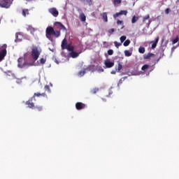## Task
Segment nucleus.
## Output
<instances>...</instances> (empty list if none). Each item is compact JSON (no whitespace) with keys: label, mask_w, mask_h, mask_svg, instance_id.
<instances>
[{"label":"nucleus","mask_w":179,"mask_h":179,"mask_svg":"<svg viewBox=\"0 0 179 179\" xmlns=\"http://www.w3.org/2000/svg\"><path fill=\"white\" fill-rule=\"evenodd\" d=\"M45 36L48 40H52L51 36H54L56 38H58L61 36L60 31H55L52 27H48L45 31Z\"/></svg>","instance_id":"nucleus-1"},{"label":"nucleus","mask_w":179,"mask_h":179,"mask_svg":"<svg viewBox=\"0 0 179 179\" xmlns=\"http://www.w3.org/2000/svg\"><path fill=\"white\" fill-rule=\"evenodd\" d=\"M41 54V50L37 48V46L33 47L31 51V57L34 61H37Z\"/></svg>","instance_id":"nucleus-2"},{"label":"nucleus","mask_w":179,"mask_h":179,"mask_svg":"<svg viewBox=\"0 0 179 179\" xmlns=\"http://www.w3.org/2000/svg\"><path fill=\"white\" fill-rule=\"evenodd\" d=\"M7 48L8 45L6 44L0 45V62H2V61L5 59V57H6L8 54V51L6 50Z\"/></svg>","instance_id":"nucleus-3"},{"label":"nucleus","mask_w":179,"mask_h":179,"mask_svg":"<svg viewBox=\"0 0 179 179\" xmlns=\"http://www.w3.org/2000/svg\"><path fill=\"white\" fill-rule=\"evenodd\" d=\"M13 2V0H0V8L8 9V8H10Z\"/></svg>","instance_id":"nucleus-4"},{"label":"nucleus","mask_w":179,"mask_h":179,"mask_svg":"<svg viewBox=\"0 0 179 179\" xmlns=\"http://www.w3.org/2000/svg\"><path fill=\"white\" fill-rule=\"evenodd\" d=\"M48 12L50 13V14L55 17H58V15H59V12L57 10L56 8H49Z\"/></svg>","instance_id":"nucleus-5"},{"label":"nucleus","mask_w":179,"mask_h":179,"mask_svg":"<svg viewBox=\"0 0 179 179\" xmlns=\"http://www.w3.org/2000/svg\"><path fill=\"white\" fill-rule=\"evenodd\" d=\"M55 26L57 27V29H59V30H64V31H66V27L62 24V23L59 22H55Z\"/></svg>","instance_id":"nucleus-6"},{"label":"nucleus","mask_w":179,"mask_h":179,"mask_svg":"<svg viewBox=\"0 0 179 179\" xmlns=\"http://www.w3.org/2000/svg\"><path fill=\"white\" fill-rule=\"evenodd\" d=\"M121 15H124V16H127L128 15L127 10H120L119 13H116L113 15L114 19H117L119 16H121Z\"/></svg>","instance_id":"nucleus-7"},{"label":"nucleus","mask_w":179,"mask_h":179,"mask_svg":"<svg viewBox=\"0 0 179 179\" xmlns=\"http://www.w3.org/2000/svg\"><path fill=\"white\" fill-rule=\"evenodd\" d=\"M76 110H83V108H86V104L82 102H77L76 103Z\"/></svg>","instance_id":"nucleus-8"},{"label":"nucleus","mask_w":179,"mask_h":179,"mask_svg":"<svg viewBox=\"0 0 179 179\" xmlns=\"http://www.w3.org/2000/svg\"><path fill=\"white\" fill-rule=\"evenodd\" d=\"M33 99L34 98L31 97L29 100L27 101L26 104L27 106H28L29 108H32L34 110L35 106H34V103H33Z\"/></svg>","instance_id":"nucleus-9"},{"label":"nucleus","mask_w":179,"mask_h":179,"mask_svg":"<svg viewBox=\"0 0 179 179\" xmlns=\"http://www.w3.org/2000/svg\"><path fill=\"white\" fill-rule=\"evenodd\" d=\"M104 64L106 68H113L114 66V62H110V59H106Z\"/></svg>","instance_id":"nucleus-10"},{"label":"nucleus","mask_w":179,"mask_h":179,"mask_svg":"<svg viewBox=\"0 0 179 179\" xmlns=\"http://www.w3.org/2000/svg\"><path fill=\"white\" fill-rule=\"evenodd\" d=\"M159 38L157 37L155 41L150 42V43L152 44L151 48L154 49L156 48V47H157V43H159Z\"/></svg>","instance_id":"nucleus-11"},{"label":"nucleus","mask_w":179,"mask_h":179,"mask_svg":"<svg viewBox=\"0 0 179 179\" xmlns=\"http://www.w3.org/2000/svg\"><path fill=\"white\" fill-rule=\"evenodd\" d=\"M40 96H42L43 97H47V94H45V92H43V93L36 92L34 94L32 99L35 100L36 97H40Z\"/></svg>","instance_id":"nucleus-12"},{"label":"nucleus","mask_w":179,"mask_h":179,"mask_svg":"<svg viewBox=\"0 0 179 179\" xmlns=\"http://www.w3.org/2000/svg\"><path fill=\"white\" fill-rule=\"evenodd\" d=\"M61 47L62 50H66V48L68 47V41H66V38L63 39Z\"/></svg>","instance_id":"nucleus-13"},{"label":"nucleus","mask_w":179,"mask_h":179,"mask_svg":"<svg viewBox=\"0 0 179 179\" xmlns=\"http://www.w3.org/2000/svg\"><path fill=\"white\" fill-rule=\"evenodd\" d=\"M24 59L22 57H20L17 59V62H18V67L19 68H22L23 66H24V62H23Z\"/></svg>","instance_id":"nucleus-14"},{"label":"nucleus","mask_w":179,"mask_h":179,"mask_svg":"<svg viewBox=\"0 0 179 179\" xmlns=\"http://www.w3.org/2000/svg\"><path fill=\"white\" fill-rule=\"evenodd\" d=\"M152 57H155V54H153V53H148V54H145L143 55V59H150V58H152Z\"/></svg>","instance_id":"nucleus-15"},{"label":"nucleus","mask_w":179,"mask_h":179,"mask_svg":"<svg viewBox=\"0 0 179 179\" xmlns=\"http://www.w3.org/2000/svg\"><path fill=\"white\" fill-rule=\"evenodd\" d=\"M79 52L73 51L70 52V56L71 57V58H78V57H79Z\"/></svg>","instance_id":"nucleus-16"},{"label":"nucleus","mask_w":179,"mask_h":179,"mask_svg":"<svg viewBox=\"0 0 179 179\" xmlns=\"http://www.w3.org/2000/svg\"><path fill=\"white\" fill-rule=\"evenodd\" d=\"M101 16H102V19L106 23H107V22H108V18L107 17V13H103L102 14H101Z\"/></svg>","instance_id":"nucleus-17"},{"label":"nucleus","mask_w":179,"mask_h":179,"mask_svg":"<svg viewBox=\"0 0 179 179\" xmlns=\"http://www.w3.org/2000/svg\"><path fill=\"white\" fill-rule=\"evenodd\" d=\"M79 17L81 22H86V15H85V13H80Z\"/></svg>","instance_id":"nucleus-18"},{"label":"nucleus","mask_w":179,"mask_h":179,"mask_svg":"<svg viewBox=\"0 0 179 179\" xmlns=\"http://www.w3.org/2000/svg\"><path fill=\"white\" fill-rule=\"evenodd\" d=\"M27 30L28 31H31V33H34V31H36V29H34V27H33L31 25H28Z\"/></svg>","instance_id":"nucleus-19"},{"label":"nucleus","mask_w":179,"mask_h":179,"mask_svg":"<svg viewBox=\"0 0 179 179\" xmlns=\"http://www.w3.org/2000/svg\"><path fill=\"white\" fill-rule=\"evenodd\" d=\"M86 71H89V69H84L83 71H80V72H78L79 76H84L85 73H86Z\"/></svg>","instance_id":"nucleus-20"},{"label":"nucleus","mask_w":179,"mask_h":179,"mask_svg":"<svg viewBox=\"0 0 179 179\" xmlns=\"http://www.w3.org/2000/svg\"><path fill=\"white\" fill-rule=\"evenodd\" d=\"M66 50H68V51H71V52H72L75 50V47L71 45V44H69Z\"/></svg>","instance_id":"nucleus-21"},{"label":"nucleus","mask_w":179,"mask_h":179,"mask_svg":"<svg viewBox=\"0 0 179 179\" xmlns=\"http://www.w3.org/2000/svg\"><path fill=\"white\" fill-rule=\"evenodd\" d=\"M34 110H36V111H41L43 110V106L40 105H36L34 107Z\"/></svg>","instance_id":"nucleus-22"},{"label":"nucleus","mask_w":179,"mask_h":179,"mask_svg":"<svg viewBox=\"0 0 179 179\" xmlns=\"http://www.w3.org/2000/svg\"><path fill=\"white\" fill-rule=\"evenodd\" d=\"M138 20H139V17H136V16L134 15L131 19V23H136V22H138Z\"/></svg>","instance_id":"nucleus-23"},{"label":"nucleus","mask_w":179,"mask_h":179,"mask_svg":"<svg viewBox=\"0 0 179 179\" xmlns=\"http://www.w3.org/2000/svg\"><path fill=\"white\" fill-rule=\"evenodd\" d=\"M129 44H131V41L129 39L126 40L124 43L123 45L124 47H128V45H129Z\"/></svg>","instance_id":"nucleus-24"},{"label":"nucleus","mask_w":179,"mask_h":179,"mask_svg":"<svg viewBox=\"0 0 179 179\" xmlns=\"http://www.w3.org/2000/svg\"><path fill=\"white\" fill-rule=\"evenodd\" d=\"M116 71H117V72H120V71H121V69H122V64H121V63H118L117 66L115 68Z\"/></svg>","instance_id":"nucleus-25"},{"label":"nucleus","mask_w":179,"mask_h":179,"mask_svg":"<svg viewBox=\"0 0 179 179\" xmlns=\"http://www.w3.org/2000/svg\"><path fill=\"white\" fill-rule=\"evenodd\" d=\"M26 15H29V10L23 9L22 10V15L24 16V17H26Z\"/></svg>","instance_id":"nucleus-26"},{"label":"nucleus","mask_w":179,"mask_h":179,"mask_svg":"<svg viewBox=\"0 0 179 179\" xmlns=\"http://www.w3.org/2000/svg\"><path fill=\"white\" fill-rule=\"evenodd\" d=\"M138 52H140V54H145V48L144 47H140L138 48Z\"/></svg>","instance_id":"nucleus-27"},{"label":"nucleus","mask_w":179,"mask_h":179,"mask_svg":"<svg viewBox=\"0 0 179 179\" xmlns=\"http://www.w3.org/2000/svg\"><path fill=\"white\" fill-rule=\"evenodd\" d=\"M124 55L125 57H131V55H132V53L129 52V50H124Z\"/></svg>","instance_id":"nucleus-28"},{"label":"nucleus","mask_w":179,"mask_h":179,"mask_svg":"<svg viewBox=\"0 0 179 179\" xmlns=\"http://www.w3.org/2000/svg\"><path fill=\"white\" fill-rule=\"evenodd\" d=\"M148 19H150V15H147L144 16L143 18V23H145V22H146V20H148Z\"/></svg>","instance_id":"nucleus-29"},{"label":"nucleus","mask_w":179,"mask_h":179,"mask_svg":"<svg viewBox=\"0 0 179 179\" xmlns=\"http://www.w3.org/2000/svg\"><path fill=\"white\" fill-rule=\"evenodd\" d=\"M117 24H118V25L122 24V27H121V29H124V22L123 21L117 20Z\"/></svg>","instance_id":"nucleus-30"},{"label":"nucleus","mask_w":179,"mask_h":179,"mask_svg":"<svg viewBox=\"0 0 179 179\" xmlns=\"http://www.w3.org/2000/svg\"><path fill=\"white\" fill-rule=\"evenodd\" d=\"M114 44H115V47H116V48H120V46L122 45V43H118L117 41H115Z\"/></svg>","instance_id":"nucleus-31"},{"label":"nucleus","mask_w":179,"mask_h":179,"mask_svg":"<svg viewBox=\"0 0 179 179\" xmlns=\"http://www.w3.org/2000/svg\"><path fill=\"white\" fill-rule=\"evenodd\" d=\"M99 92V88L96 87L91 90L92 94H96Z\"/></svg>","instance_id":"nucleus-32"},{"label":"nucleus","mask_w":179,"mask_h":179,"mask_svg":"<svg viewBox=\"0 0 179 179\" xmlns=\"http://www.w3.org/2000/svg\"><path fill=\"white\" fill-rule=\"evenodd\" d=\"M122 2V0H114L113 1V4L114 5H118L119 3H121Z\"/></svg>","instance_id":"nucleus-33"},{"label":"nucleus","mask_w":179,"mask_h":179,"mask_svg":"<svg viewBox=\"0 0 179 179\" xmlns=\"http://www.w3.org/2000/svg\"><path fill=\"white\" fill-rule=\"evenodd\" d=\"M125 40H127V36H122L120 37V41H121V43H122V44L123 42L125 41Z\"/></svg>","instance_id":"nucleus-34"},{"label":"nucleus","mask_w":179,"mask_h":179,"mask_svg":"<svg viewBox=\"0 0 179 179\" xmlns=\"http://www.w3.org/2000/svg\"><path fill=\"white\" fill-rule=\"evenodd\" d=\"M107 53H108V55H113L114 54V50H113L112 49H109Z\"/></svg>","instance_id":"nucleus-35"},{"label":"nucleus","mask_w":179,"mask_h":179,"mask_svg":"<svg viewBox=\"0 0 179 179\" xmlns=\"http://www.w3.org/2000/svg\"><path fill=\"white\" fill-rule=\"evenodd\" d=\"M148 68H149V65L145 64L142 66L141 69H142V71H146V69H148Z\"/></svg>","instance_id":"nucleus-36"},{"label":"nucleus","mask_w":179,"mask_h":179,"mask_svg":"<svg viewBox=\"0 0 179 179\" xmlns=\"http://www.w3.org/2000/svg\"><path fill=\"white\" fill-rule=\"evenodd\" d=\"M179 38L177 36L175 39L173 40V44H177L178 43Z\"/></svg>","instance_id":"nucleus-37"},{"label":"nucleus","mask_w":179,"mask_h":179,"mask_svg":"<svg viewBox=\"0 0 179 179\" xmlns=\"http://www.w3.org/2000/svg\"><path fill=\"white\" fill-rule=\"evenodd\" d=\"M16 83H17V85H21L22 83V78H16Z\"/></svg>","instance_id":"nucleus-38"},{"label":"nucleus","mask_w":179,"mask_h":179,"mask_svg":"<svg viewBox=\"0 0 179 179\" xmlns=\"http://www.w3.org/2000/svg\"><path fill=\"white\" fill-rule=\"evenodd\" d=\"M45 90H46L49 93L51 92V90H50V86H48V85L45 86Z\"/></svg>","instance_id":"nucleus-39"},{"label":"nucleus","mask_w":179,"mask_h":179,"mask_svg":"<svg viewBox=\"0 0 179 179\" xmlns=\"http://www.w3.org/2000/svg\"><path fill=\"white\" fill-rule=\"evenodd\" d=\"M114 31H115V29H110L108 31L109 34H113V33H114Z\"/></svg>","instance_id":"nucleus-40"},{"label":"nucleus","mask_w":179,"mask_h":179,"mask_svg":"<svg viewBox=\"0 0 179 179\" xmlns=\"http://www.w3.org/2000/svg\"><path fill=\"white\" fill-rule=\"evenodd\" d=\"M40 62H41V64H45V59L41 58V59H40Z\"/></svg>","instance_id":"nucleus-41"},{"label":"nucleus","mask_w":179,"mask_h":179,"mask_svg":"<svg viewBox=\"0 0 179 179\" xmlns=\"http://www.w3.org/2000/svg\"><path fill=\"white\" fill-rule=\"evenodd\" d=\"M165 13H166V15H169L170 13V8H166L165 10Z\"/></svg>","instance_id":"nucleus-42"},{"label":"nucleus","mask_w":179,"mask_h":179,"mask_svg":"<svg viewBox=\"0 0 179 179\" xmlns=\"http://www.w3.org/2000/svg\"><path fill=\"white\" fill-rule=\"evenodd\" d=\"M122 84V79H120L117 83V86H120V85Z\"/></svg>","instance_id":"nucleus-43"},{"label":"nucleus","mask_w":179,"mask_h":179,"mask_svg":"<svg viewBox=\"0 0 179 179\" xmlns=\"http://www.w3.org/2000/svg\"><path fill=\"white\" fill-rule=\"evenodd\" d=\"M99 71H101V72H104V69H103L101 67L99 68Z\"/></svg>","instance_id":"nucleus-44"},{"label":"nucleus","mask_w":179,"mask_h":179,"mask_svg":"<svg viewBox=\"0 0 179 179\" xmlns=\"http://www.w3.org/2000/svg\"><path fill=\"white\" fill-rule=\"evenodd\" d=\"M161 59H162V57H160L159 59H157V63L159 62V61H160Z\"/></svg>","instance_id":"nucleus-45"},{"label":"nucleus","mask_w":179,"mask_h":179,"mask_svg":"<svg viewBox=\"0 0 179 179\" xmlns=\"http://www.w3.org/2000/svg\"><path fill=\"white\" fill-rule=\"evenodd\" d=\"M112 75H115V71H111Z\"/></svg>","instance_id":"nucleus-46"},{"label":"nucleus","mask_w":179,"mask_h":179,"mask_svg":"<svg viewBox=\"0 0 179 179\" xmlns=\"http://www.w3.org/2000/svg\"><path fill=\"white\" fill-rule=\"evenodd\" d=\"M25 1H27V2H31V1L33 0H25Z\"/></svg>","instance_id":"nucleus-47"},{"label":"nucleus","mask_w":179,"mask_h":179,"mask_svg":"<svg viewBox=\"0 0 179 179\" xmlns=\"http://www.w3.org/2000/svg\"><path fill=\"white\" fill-rule=\"evenodd\" d=\"M0 24H1V20H0Z\"/></svg>","instance_id":"nucleus-48"}]
</instances>
